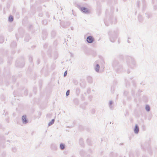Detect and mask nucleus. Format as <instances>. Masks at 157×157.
Wrapping results in <instances>:
<instances>
[{"instance_id":"1","label":"nucleus","mask_w":157,"mask_h":157,"mask_svg":"<svg viewBox=\"0 0 157 157\" xmlns=\"http://www.w3.org/2000/svg\"><path fill=\"white\" fill-rule=\"evenodd\" d=\"M113 65L118 72H120L122 71V67L119 65L117 61L116 60L114 61L113 63Z\"/></svg>"},{"instance_id":"2","label":"nucleus","mask_w":157,"mask_h":157,"mask_svg":"<svg viewBox=\"0 0 157 157\" xmlns=\"http://www.w3.org/2000/svg\"><path fill=\"white\" fill-rule=\"evenodd\" d=\"M111 32H109V34L110 35V40L112 42H114L116 39L118 34L117 33H113V34H111Z\"/></svg>"},{"instance_id":"3","label":"nucleus","mask_w":157,"mask_h":157,"mask_svg":"<svg viewBox=\"0 0 157 157\" xmlns=\"http://www.w3.org/2000/svg\"><path fill=\"white\" fill-rule=\"evenodd\" d=\"M80 10L83 13L85 14H89L90 13V11L88 8L84 7H81L80 8Z\"/></svg>"},{"instance_id":"4","label":"nucleus","mask_w":157,"mask_h":157,"mask_svg":"<svg viewBox=\"0 0 157 157\" xmlns=\"http://www.w3.org/2000/svg\"><path fill=\"white\" fill-rule=\"evenodd\" d=\"M94 41V38L92 36H89L86 38V41L89 43H92Z\"/></svg>"},{"instance_id":"5","label":"nucleus","mask_w":157,"mask_h":157,"mask_svg":"<svg viewBox=\"0 0 157 157\" xmlns=\"http://www.w3.org/2000/svg\"><path fill=\"white\" fill-rule=\"evenodd\" d=\"M22 121L23 124H26L28 123V120L26 118V115H23L22 117Z\"/></svg>"},{"instance_id":"6","label":"nucleus","mask_w":157,"mask_h":157,"mask_svg":"<svg viewBox=\"0 0 157 157\" xmlns=\"http://www.w3.org/2000/svg\"><path fill=\"white\" fill-rule=\"evenodd\" d=\"M134 132L135 134H137L139 131V127L137 124H136L134 129Z\"/></svg>"},{"instance_id":"7","label":"nucleus","mask_w":157,"mask_h":157,"mask_svg":"<svg viewBox=\"0 0 157 157\" xmlns=\"http://www.w3.org/2000/svg\"><path fill=\"white\" fill-rule=\"evenodd\" d=\"M127 62H128V63H130L131 62L133 64H134V62L133 61V60L132 59V58L131 57H129L128 58L127 60Z\"/></svg>"},{"instance_id":"8","label":"nucleus","mask_w":157,"mask_h":157,"mask_svg":"<svg viewBox=\"0 0 157 157\" xmlns=\"http://www.w3.org/2000/svg\"><path fill=\"white\" fill-rule=\"evenodd\" d=\"M100 68V66L99 65L97 64L95 67L94 69L96 72H98L99 71V70Z\"/></svg>"},{"instance_id":"9","label":"nucleus","mask_w":157,"mask_h":157,"mask_svg":"<svg viewBox=\"0 0 157 157\" xmlns=\"http://www.w3.org/2000/svg\"><path fill=\"white\" fill-rule=\"evenodd\" d=\"M65 148V145L61 143L60 145V148L61 150H63Z\"/></svg>"},{"instance_id":"10","label":"nucleus","mask_w":157,"mask_h":157,"mask_svg":"<svg viewBox=\"0 0 157 157\" xmlns=\"http://www.w3.org/2000/svg\"><path fill=\"white\" fill-rule=\"evenodd\" d=\"M13 17L12 16L10 15V16H9V17L8 20L10 22H12L13 21Z\"/></svg>"},{"instance_id":"11","label":"nucleus","mask_w":157,"mask_h":157,"mask_svg":"<svg viewBox=\"0 0 157 157\" xmlns=\"http://www.w3.org/2000/svg\"><path fill=\"white\" fill-rule=\"evenodd\" d=\"M145 109L147 112H149L150 110V107L148 105H146L145 106Z\"/></svg>"},{"instance_id":"12","label":"nucleus","mask_w":157,"mask_h":157,"mask_svg":"<svg viewBox=\"0 0 157 157\" xmlns=\"http://www.w3.org/2000/svg\"><path fill=\"white\" fill-rule=\"evenodd\" d=\"M87 80L89 82L91 83L92 80V77L90 76L88 77L87 78Z\"/></svg>"},{"instance_id":"13","label":"nucleus","mask_w":157,"mask_h":157,"mask_svg":"<svg viewBox=\"0 0 157 157\" xmlns=\"http://www.w3.org/2000/svg\"><path fill=\"white\" fill-rule=\"evenodd\" d=\"M55 120L54 119H52L51 121L48 124V126H50L53 124L55 122Z\"/></svg>"},{"instance_id":"14","label":"nucleus","mask_w":157,"mask_h":157,"mask_svg":"<svg viewBox=\"0 0 157 157\" xmlns=\"http://www.w3.org/2000/svg\"><path fill=\"white\" fill-rule=\"evenodd\" d=\"M79 144L80 145L82 146H83V140L82 139H80L79 140Z\"/></svg>"},{"instance_id":"15","label":"nucleus","mask_w":157,"mask_h":157,"mask_svg":"<svg viewBox=\"0 0 157 157\" xmlns=\"http://www.w3.org/2000/svg\"><path fill=\"white\" fill-rule=\"evenodd\" d=\"M80 90L79 88H77L76 90V93L77 95H78L80 93Z\"/></svg>"},{"instance_id":"16","label":"nucleus","mask_w":157,"mask_h":157,"mask_svg":"<svg viewBox=\"0 0 157 157\" xmlns=\"http://www.w3.org/2000/svg\"><path fill=\"white\" fill-rule=\"evenodd\" d=\"M4 41V37L2 36H0V43H2Z\"/></svg>"},{"instance_id":"17","label":"nucleus","mask_w":157,"mask_h":157,"mask_svg":"<svg viewBox=\"0 0 157 157\" xmlns=\"http://www.w3.org/2000/svg\"><path fill=\"white\" fill-rule=\"evenodd\" d=\"M56 35V32L54 31H52L51 33V36L52 37H54Z\"/></svg>"},{"instance_id":"18","label":"nucleus","mask_w":157,"mask_h":157,"mask_svg":"<svg viewBox=\"0 0 157 157\" xmlns=\"http://www.w3.org/2000/svg\"><path fill=\"white\" fill-rule=\"evenodd\" d=\"M113 104V102L112 101H110L109 103V107L111 109H112V105Z\"/></svg>"},{"instance_id":"19","label":"nucleus","mask_w":157,"mask_h":157,"mask_svg":"<svg viewBox=\"0 0 157 157\" xmlns=\"http://www.w3.org/2000/svg\"><path fill=\"white\" fill-rule=\"evenodd\" d=\"M16 45H17L16 43L15 42H12L11 44V46H12L13 47H15V46H16Z\"/></svg>"},{"instance_id":"20","label":"nucleus","mask_w":157,"mask_h":157,"mask_svg":"<svg viewBox=\"0 0 157 157\" xmlns=\"http://www.w3.org/2000/svg\"><path fill=\"white\" fill-rule=\"evenodd\" d=\"M42 23L44 25H46L47 24V22L46 20H44L42 21Z\"/></svg>"},{"instance_id":"21","label":"nucleus","mask_w":157,"mask_h":157,"mask_svg":"<svg viewBox=\"0 0 157 157\" xmlns=\"http://www.w3.org/2000/svg\"><path fill=\"white\" fill-rule=\"evenodd\" d=\"M87 142L88 144L89 145H91V141L90 139H87Z\"/></svg>"},{"instance_id":"22","label":"nucleus","mask_w":157,"mask_h":157,"mask_svg":"<svg viewBox=\"0 0 157 157\" xmlns=\"http://www.w3.org/2000/svg\"><path fill=\"white\" fill-rule=\"evenodd\" d=\"M24 65V62H22V64H21V66L18 65H17V66L18 67H21H21H23Z\"/></svg>"},{"instance_id":"23","label":"nucleus","mask_w":157,"mask_h":157,"mask_svg":"<svg viewBox=\"0 0 157 157\" xmlns=\"http://www.w3.org/2000/svg\"><path fill=\"white\" fill-rule=\"evenodd\" d=\"M69 94H70V90H68L66 92V96H68L69 95Z\"/></svg>"},{"instance_id":"24","label":"nucleus","mask_w":157,"mask_h":157,"mask_svg":"<svg viewBox=\"0 0 157 157\" xmlns=\"http://www.w3.org/2000/svg\"><path fill=\"white\" fill-rule=\"evenodd\" d=\"M67 71H66L64 72L63 76L64 77H65L67 75Z\"/></svg>"},{"instance_id":"25","label":"nucleus","mask_w":157,"mask_h":157,"mask_svg":"<svg viewBox=\"0 0 157 157\" xmlns=\"http://www.w3.org/2000/svg\"><path fill=\"white\" fill-rule=\"evenodd\" d=\"M12 150L13 151V152H16V149L15 147L13 148L12 149Z\"/></svg>"},{"instance_id":"26","label":"nucleus","mask_w":157,"mask_h":157,"mask_svg":"<svg viewBox=\"0 0 157 157\" xmlns=\"http://www.w3.org/2000/svg\"><path fill=\"white\" fill-rule=\"evenodd\" d=\"M32 59H32V57H29V60H30L31 62H32Z\"/></svg>"},{"instance_id":"27","label":"nucleus","mask_w":157,"mask_h":157,"mask_svg":"<svg viewBox=\"0 0 157 157\" xmlns=\"http://www.w3.org/2000/svg\"><path fill=\"white\" fill-rule=\"evenodd\" d=\"M140 4V1H137V5L138 6H139Z\"/></svg>"},{"instance_id":"28","label":"nucleus","mask_w":157,"mask_h":157,"mask_svg":"<svg viewBox=\"0 0 157 157\" xmlns=\"http://www.w3.org/2000/svg\"><path fill=\"white\" fill-rule=\"evenodd\" d=\"M28 37H29H29L28 36ZM25 40L26 41H28L29 40V39H26V38H25Z\"/></svg>"},{"instance_id":"29","label":"nucleus","mask_w":157,"mask_h":157,"mask_svg":"<svg viewBox=\"0 0 157 157\" xmlns=\"http://www.w3.org/2000/svg\"><path fill=\"white\" fill-rule=\"evenodd\" d=\"M25 95H27V90H25Z\"/></svg>"},{"instance_id":"30","label":"nucleus","mask_w":157,"mask_h":157,"mask_svg":"<svg viewBox=\"0 0 157 157\" xmlns=\"http://www.w3.org/2000/svg\"><path fill=\"white\" fill-rule=\"evenodd\" d=\"M92 112L93 113H94V110H93Z\"/></svg>"},{"instance_id":"31","label":"nucleus","mask_w":157,"mask_h":157,"mask_svg":"<svg viewBox=\"0 0 157 157\" xmlns=\"http://www.w3.org/2000/svg\"><path fill=\"white\" fill-rule=\"evenodd\" d=\"M128 43H130V42L128 40Z\"/></svg>"},{"instance_id":"32","label":"nucleus","mask_w":157,"mask_h":157,"mask_svg":"<svg viewBox=\"0 0 157 157\" xmlns=\"http://www.w3.org/2000/svg\"><path fill=\"white\" fill-rule=\"evenodd\" d=\"M71 157H75L74 156H72Z\"/></svg>"},{"instance_id":"33","label":"nucleus","mask_w":157,"mask_h":157,"mask_svg":"<svg viewBox=\"0 0 157 157\" xmlns=\"http://www.w3.org/2000/svg\"><path fill=\"white\" fill-rule=\"evenodd\" d=\"M141 17V16H139V17Z\"/></svg>"},{"instance_id":"34","label":"nucleus","mask_w":157,"mask_h":157,"mask_svg":"<svg viewBox=\"0 0 157 157\" xmlns=\"http://www.w3.org/2000/svg\"><path fill=\"white\" fill-rule=\"evenodd\" d=\"M80 154L81 155V154H82V153H81V151L80 152Z\"/></svg>"},{"instance_id":"35","label":"nucleus","mask_w":157,"mask_h":157,"mask_svg":"<svg viewBox=\"0 0 157 157\" xmlns=\"http://www.w3.org/2000/svg\"><path fill=\"white\" fill-rule=\"evenodd\" d=\"M128 73H129L130 72H128Z\"/></svg>"},{"instance_id":"36","label":"nucleus","mask_w":157,"mask_h":157,"mask_svg":"<svg viewBox=\"0 0 157 157\" xmlns=\"http://www.w3.org/2000/svg\"><path fill=\"white\" fill-rule=\"evenodd\" d=\"M43 40H44V37H43Z\"/></svg>"},{"instance_id":"37","label":"nucleus","mask_w":157,"mask_h":157,"mask_svg":"<svg viewBox=\"0 0 157 157\" xmlns=\"http://www.w3.org/2000/svg\"><path fill=\"white\" fill-rule=\"evenodd\" d=\"M39 63L38 62V64H39Z\"/></svg>"},{"instance_id":"38","label":"nucleus","mask_w":157,"mask_h":157,"mask_svg":"<svg viewBox=\"0 0 157 157\" xmlns=\"http://www.w3.org/2000/svg\"><path fill=\"white\" fill-rule=\"evenodd\" d=\"M89 157H90V156H89Z\"/></svg>"}]
</instances>
